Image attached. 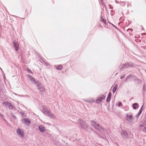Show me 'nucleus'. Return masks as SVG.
Listing matches in <instances>:
<instances>
[{"label": "nucleus", "instance_id": "nucleus-1", "mask_svg": "<svg viewBox=\"0 0 146 146\" xmlns=\"http://www.w3.org/2000/svg\"><path fill=\"white\" fill-rule=\"evenodd\" d=\"M42 108L41 111L44 114L53 119L55 118V116L46 107L42 106Z\"/></svg>", "mask_w": 146, "mask_h": 146}, {"label": "nucleus", "instance_id": "nucleus-2", "mask_svg": "<svg viewBox=\"0 0 146 146\" xmlns=\"http://www.w3.org/2000/svg\"><path fill=\"white\" fill-rule=\"evenodd\" d=\"M17 135L20 137L23 138L24 136V132L23 129L18 128L17 129Z\"/></svg>", "mask_w": 146, "mask_h": 146}, {"label": "nucleus", "instance_id": "nucleus-3", "mask_svg": "<svg viewBox=\"0 0 146 146\" xmlns=\"http://www.w3.org/2000/svg\"><path fill=\"white\" fill-rule=\"evenodd\" d=\"M91 123L92 125V126L96 129L99 130H100L101 129H103L102 128L100 125L96 123L94 121H91Z\"/></svg>", "mask_w": 146, "mask_h": 146}, {"label": "nucleus", "instance_id": "nucleus-4", "mask_svg": "<svg viewBox=\"0 0 146 146\" xmlns=\"http://www.w3.org/2000/svg\"><path fill=\"white\" fill-rule=\"evenodd\" d=\"M105 98V96L104 95L102 94L100 95L98 97L96 100V103L98 104H100L102 101V100L104 99Z\"/></svg>", "mask_w": 146, "mask_h": 146}, {"label": "nucleus", "instance_id": "nucleus-5", "mask_svg": "<svg viewBox=\"0 0 146 146\" xmlns=\"http://www.w3.org/2000/svg\"><path fill=\"white\" fill-rule=\"evenodd\" d=\"M78 122L82 126V128L86 130L88 128L87 125L84 123L83 120L81 119H78Z\"/></svg>", "mask_w": 146, "mask_h": 146}, {"label": "nucleus", "instance_id": "nucleus-6", "mask_svg": "<svg viewBox=\"0 0 146 146\" xmlns=\"http://www.w3.org/2000/svg\"><path fill=\"white\" fill-rule=\"evenodd\" d=\"M3 105L5 106H7L10 109H13L14 108V106H12L11 103L8 102H4L3 103Z\"/></svg>", "mask_w": 146, "mask_h": 146}, {"label": "nucleus", "instance_id": "nucleus-7", "mask_svg": "<svg viewBox=\"0 0 146 146\" xmlns=\"http://www.w3.org/2000/svg\"><path fill=\"white\" fill-rule=\"evenodd\" d=\"M29 78L30 80L33 83H34L35 85H37L39 83L38 81H35V78L29 75Z\"/></svg>", "mask_w": 146, "mask_h": 146}, {"label": "nucleus", "instance_id": "nucleus-8", "mask_svg": "<svg viewBox=\"0 0 146 146\" xmlns=\"http://www.w3.org/2000/svg\"><path fill=\"white\" fill-rule=\"evenodd\" d=\"M38 87V88L40 91L42 93H43L45 91V89L42 86L41 84L39 82V83L37 85Z\"/></svg>", "mask_w": 146, "mask_h": 146}, {"label": "nucleus", "instance_id": "nucleus-9", "mask_svg": "<svg viewBox=\"0 0 146 146\" xmlns=\"http://www.w3.org/2000/svg\"><path fill=\"white\" fill-rule=\"evenodd\" d=\"M121 134L122 136L125 138H127L128 137V134L127 132L125 131H122Z\"/></svg>", "mask_w": 146, "mask_h": 146}, {"label": "nucleus", "instance_id": "nucleus-10", "mask_svg": "<svg viewBox=\"0 0 146 146\" xmlns=\"http://www.w3.org/2000/svg\"><path fill=\"white\" fill-rule=\"evenodd\" d=\"M126 117L127 120L129 122H132L133 119L132 115H129L128 114H127L126 115Z\"/></svg>", "mask_w": 146, "mask_h": 146}, {"label": "nucleus", "instance_id": "nucleus-11", "mask_svg": "<svg viewBox=\"0 0 146 146\" xmlns=\"http://www.w3.org/2000/svg\"><path fill=\"white\" fill-rule=\"evenodd\" d=\"M38 129L40 131L41 133H44L46 130L45 128L42 125L38 126Z\"/></svg>", "mask_w": 146, "mask_h": 146}, {"label": "nucleus", "instance_id": "nucleus-12", "mask_svg": "<svg viewBox=\"0 0 146 146\" xmlns=\"http://www.w3.org/2000/svg\"><path fill=\"white\" fill-rule=\"evenodd\" d=\"M23 122L25 125L29 124L31 123L30 121L28 118L24 119L23 121Z\"/></svg>", "mask_w": 146, "mask_h": 146}, {"label": "nucleus", "instance_id": "nucleus-13", "mask_svg": "<svg viewBox=\"0 0 146 146\" xmlns=\"http://www.w3.org/2000/svg\"><path fill=\"white\" fill-rule=\"evenodd\" d=\"M13 44L14 48H15L16 51H18L19 49V47L18 46V45L16 41H14L13 42Z\"/></svg>", "mask_w": 146, "mask_h": 146}, {"label": "nucleus", "instance_id": "nucleus-14", "mask_svg": "<svg viewBox=\"0 0 146 146\" xmlns=\"http://www.w3.org/2000/svg\"><path fill=\"white\" fill-rule=\"evenodd\" d=\"M133 65L131 64L127 63L123 64V68H127L130 66H133Z\"/></svg>", "mask_w": 146, "mask_h": 146}, {"label": "nucleus", "instance_id": "nucleus-15", "mask_svg": "<svg viewBox=\"0 0 146 146\" xmlns=\"http://www.w3.org/2000/svg\"><path fill=\"white\" fill-rule=\"evenodd\" d=\"M111 96V92H110L109 93V94L107 98L106 99V101L107 102H108L110 101Z\"/></svg>", "mask_w": 146, "mask_h": 146}, {"label": "nucleus", "instance_id": "nucleus-16", "mask_svg": "<svg viewBox=\"0 0 146 146\" xmlns=\"http://www.w3.org/2000/svg\"><path fill=\"white\" fill-rule=\"evenodd\" d=\"M143 105L142 106L140 110L139 111V113H138L137 114V115H136V117H137V116L138 117L141 114V113L143 110Z\"/></svg>", "mask_w": 146, "mask_h": 146}, {"label": "nucleus", "instance_id": "nucleus-17", "mask_svg": "<svg viewBox=\"0 0 146 146\" xmlns=\"http://www.w3.org/2000/svg\"><path fill=\"white\" fill-rule=\"evenodd\" d=\"M56 68L59 70H62L63 68V66L62 65H59L56 67Z\"/></svg>", "mask_w": 146, "mask_h": 146}, {"label": "nucleus", "instance_id": "nucleus-18", "mask_svg": "<svg viewBox=\"0 0 146 146\" xmlns=\"http://www.w3.org/2000/svg\"><path fill=\"white\" fill-rule=\"evenodd\" d=\"M53 141L54 142V143L55 145H60V143L59 142H58L57 141L55 140V139H53Z\"/></svg>", "mask_w": 146, "mask_h": 146}, {"label": "nucleus", "instance_id": "nucleus-19", "mask_svg": "<svg viewBox=\"0 0 146 146\" xmlns=\"http://www.w3.org/2000/svg\"><path fill=\"white\" fill-rule=\"evenodd\" d=\"M138 104L137 103H135L133 104V108L134 109H136L137 106H138Z\"/></svg>", "mask_w": 146, "mask_h": 146}, {"label": "nucleus", "instance_id": "nucleus-20", "mask_svg": "<svg viewBox=\"0 0 146 146\" xmlns=\"http://www.w3.org/2000/svg\"><path fill=\"white\" fill-rule=\"evenodd\" d=\"M117 85H115L113 87V90H112V91H113V93H114L115 92V91H116V90L117 89Z\"/></svg>", "mask_w": 146, "mask_h": 146}, {"label": "nucleus", "instance_id": "nucleus-21", "mask_svg": "<svg viewBox=\"0 0 146 146\" xmlns=\"http://www.w3.org/2000/svg\"><path fill=\"white\" fill-rule=\"evenodd\" d=\"M100 21L101 22H104V23L105 24L106 23V21L105 20H104V19H103L102 17L101 16L100 17Z\"/></svg>", "mask_w": 146, "mask_h": 146}, {"label": "nucleus", "instance_id": "nucleus-22", "mask_svg": "<svg viewBox=\"0 0 146 146\" xmlns=\"http://www.w3.org/2000/svg\"><path fill=\"white\" fill-rule=\"evenodd\" d=\"M146 125V124L145 123H143L142 124H140L139 127H143Z\"/></svg>", "mask_w": 146, "mask_h": 146}, {"label": "nucleus", "instance_id": "nucleus-23", "mask_svg": "<svg viewBox=\"0 0 146 146\" xmlns=\"http://www.w3.org/2000/svg\"><path fill=\"white\" fill-rule=\"evenodd\" d=\"M44 63L46 66H50V64L47 62H44Z\"/></svg>", "mask_w": 146, "mask_h": 146}, {"label": "nucleus", "instance_id": "nucleus-24", "mask_svg": "<svg viewBox=\"0 0 146 146\" xmlns=\"http://www.w3.org/2000/svg\"><path fill=\"white\" fill-rule=\"evenodd\" d=\"M85 101L86 102L88 103H91L93 102V100H86Z\"/></svg>", "mask_w": 146, "mask_h": 146}, {"label": "nucleus", "instance_id": "nucleus-25", "mask_svg": "<svg viewBox=\"0 0 146 146\" xmlns=\"http://www.w3.org/2000/svg\"><path fill=\"white\" fill-rule=\"evenodd\" d=\"M118 106H120L121 105H122L123 106L121 103L120 102H118Z\"/></svg>", "mask_w": 146, "mask_h": 146}, {"label": "nucleus", "instance_id": "nucleus-26", "mask_svg": "<svg viewBox=\"0 0 146 146\" xmlns=\"http://www.w3.org/2000/svg\"><path fill=\"white\" fill-rule=\"evenodd\" d=\"M143 131L144 132L146 133V127H145L143 129Z\"/></svg>", "mask_w": 146, "mask_h": 146}, {"label": "nucleus", "instance_id": "nucleus-27", "mask_svg": "<svg viewBox=\"0 0 146 146\" xmlns=\"http://www.w3.org/2000/svg\"><path fill=\"white\" fill-rule=\"evenodd\" d=\"M0 115L3 117L2 119L5 121V119L4 118V115L2 114L1 113H0Z\"/></svg>", "mask_w": 146, "mask_h": 146}, {"label": "nucleus", "instance_id": "nucleus-28", "mask_svg": "<svg viewBox=\"0 0 146 146\" xmlns=\"http://www.w3.org/2000/svg\"><path fill=\"white\" fill-rule=\"evenodd\" d=\"M125 76V74H123L121 76L120 78L121 79H123L124 78Z\"/></svg>", "mask_w": 146, "mask_h": 146}, {"label": "nucleus", "instance_id": "nucleus-29", "mask_svg": "<svg viewBox=\"0 0 146 146\" xmlns=\"http://www.w3.org/2000/svg\"><path fill=\"white\" fill-rule=\"evenodd\" d=\"M27 71L28 72H30L31 73H32L31 71L29 69H27Z\"/></svg>", "mask_w": 146, "mask_h": 146}, {"label": "nucleus", "instance_id": "nucleus-30", "mask_svg": "<svg viewBox=\"0 0 146 146\" xmlns=\"http://www.w3.org/2000/svg\"><path fill=\"white\" fill-rule=\"evenodd\" d=\"M129 30H131V31H132V29H127V31H128Z\"/></svg>", "mask_w": 146, "mask_h": 146}, {"label": "nucleus", "instance_id": "nucleus-31", "mask_svg": "<svg viewBox=\"0 0 146 146\" xmlns=\"http://www.w3.org/2000/svg\"><path fill=\"white\" fill-rule=\"evenodd\" d=\"M128 78H129V77L128 76L126 78V79L125 80V81H126L127 80V79Z\"/></svg>", "mask_w": 146, "mask_h": 146}, {"label": "nucleus", "instance_id": "nucleus-32", "mask_svg": "<svg viewBox=\"0 0 146 146\" xmlns=\"http://www.w3.org/2000/svg\"><path fill=\"white\" fill-rule=\"evenodd\" d=\"M144 88H145V85H144L143 86V88L144 90Z\"/></svg>", "mask_w": 146, "mask_h": 146}, {"label": "nucleus", "instance_id": "nucleus-33", "mask_svg": "<svg viewBox=\"0 0 146 146\" xmlns=\"http://www.w3.org/2000/svg\"><path fill=\"white\" fill-rule=\"evenodd\" d=\"M12 116H13V117L14 118H15V117H15V116H14V115H12Z\"/></svg>", "mask_w": 146, "mask_h": 146}, {"label": "nucleus", "instance_id": "nucleus-34", "mask_svg": "<svg viewBox=\"0 0 146 146\" xmlns=\"http://www.w3.org/2000/svg\"><path fill=\"white\" fill-rule=\"evenodd\" d=\"M14 94H15V95H17V94H16L14 93Z\"/></svg>", "mask_w": 146, "mask_h": 146}, {"label": "nucleus", "instance_id": "nucleus-35", "mask_svg": "<svg viewBox=\"0 0 146 146\" xmlns=\"http://www.w3.org/2000/svg\"><path fill=\"white\" fill-rule=\"evenodd\" d=\"M115 2L116 3H117V1H115Z\"/></svg>", "mask_w": 146, "mask_h": 146}, {"label": "nucleus", "instance_id": "nucleus-36", "mask_svg": "<svg viewBox=\"0 0 146 146\" xmlns=\"http://www.w3.org/2000/svg\"><path fill=\"white\" fill-rule=\"evenodd\" d=\"M113 26H114V25L112 24Z\"/></svg>", "mask_w": 146, "mask_h": 146}]
</instances>
